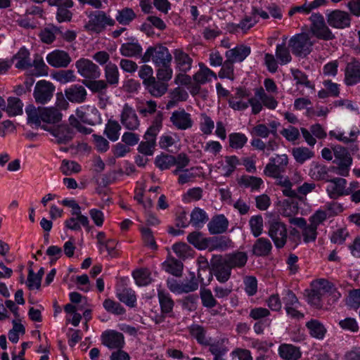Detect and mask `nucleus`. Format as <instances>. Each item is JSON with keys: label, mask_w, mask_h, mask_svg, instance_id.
Here are the masks:
<instances>
[{"label": "nucleus", "mask_w": 360, "mask_h": 360, "mask_svg": "<svg viewBox=\"0 0 360 360\" xmlns=\"http://www.w3.org/2000/svg\"><path fill=\"white\" fill-rule=\"evenodd\" d=\"M61 172L65 176H70L81 171V166L75 161L63 160L60 166Z\"/></svg>", "instance_id": "nucleus-63"}, {"label": "nucleus", "mask_w": 360, "mask_h": 360, "mask_svg": "<svg viewBox=\"0 0 360 360\" xmlns=\"http://www.w3.org/2000/svg\"><path fill=\"white\" fill-rule=\"evenodd\" d=\"M120 129L121 126L117 121L109 120L105 125L104 133L110 140L115 141L119 138Z\"/></svg>", "instance_id": "nucleus-53"}, {"label": "nucleus", "mask_w": 360, "mask_h": 360, "mask_svg": "<svg viewBox=\"0 0 360 360\" xmlns=\"http://www.w3.org/2000/svg\"><path fill=\"white\" fill-rule=\"evenodd\" d=\"M47 63L56 68H65L72 61L69 53L65 51L56 49L46 56Z\"/></svg>", "instance_id": "nucleus-16"}, {"label": "nucleus", "mask_w": 360, "mask_h": 360, "mask_svg": "<svg viewBox=\"0 0 360 360\" xmlns=\"http://www.w3.org/2000/svg\"><path fill=\"white\" fill-rule=\"evenodd\" d=\"M144 86L151 96L159 98L167 91L169 84L165 82L154 78Z\"/></svg>", "instance_id": "nucleus-26"}, {"label": "nucleus", "mask_w": 360, "mask_h": 360, "mask_svg": "<svg viewBox=\"0 0 360 360\" xmlns=\"http://www.w3.org/2000/svg\"><path fill=\"white\" fill-rule=\"evenodd\" d=\"M30 56V51L25 47H22L13 56L12 61H16L15 64L16 68L19 70H26L32 67Z\"/></svg>", "instance_id": "nucleus-32"}, {"label": "nucleus", "mask_w": 360, "mask_h": 360, "mask_svg": "<svg viewBox=\"0 0 360 360\" xmlns=\"http://www.w3.org/2000/svg\"><path fill=\"white\" fill-rule=\"evenodd\" d=\"M250 52L251 49L249 46L241 44L227 51L225 53V57L234 63L242 62L250 55Z\"/></svg>", "instance_id": "nucleus-25"}, {"label": "nucleus", "mask_w": 360, "mask_h": 360, "mask_svg": "<svg viewBox=\"0 0 360 360\" xmlns=\"http://www.w3.org/2000/svg\"><path fill=\"white\" fill-rule=\"evenodd\" d=\"M311 172L314 179L328 182L332 177L330 172H333V170L331 169V167H328L323 165H316Z\"/></svg>", "instance_id": "nucleus-51"}, {"label": "nucleus", "mask_w": 360, "mask_h": 360, "mask_svg": "<svg viewBox=\"0 0 360 360\" xmlns=\"http://www.w3.org/2000/svg\"><path fill=\"white\" fill-rule=\"evenodd\" d=\"M120 51L124 56L134 57L141 53L142 48L137 41L127 42L122 44Z\"/></svg>", "instance_id": "nucleus-45"}, {"label": "nucleus", "mask_w": 360, "mask_h": 360, "mask_svg": "<svg viewBox=\"0 0 360 360\" xmlns=\"http://www.w3.org/2000/svg\"><path fill=\"white\" fill-rule=\"evenodd\" d=\"M54 91L55 86L51 82L40 80L35 85L33 95L37 103L44 104L51 99Z\"/></svg>", "instance_id": "nucleus-12"}, {"label": "nucleus", "mask_w": 360, "mask_h": 360, "mask_svg": "<svg viewBox=\"0 0 360 360\" xmlns=\"http://www.w3.org/2000/svg\"><path fill=\"white\" fill-rule=\"evenodd\" d=\"M225 258L228 261L231 269L243 268L245 266L248 256L245 252L235 251L229 254L224 255Z\"/></svg>", "instance_id": "nucleus-27"}, {"label": "nucleus", "mask_w": 360, "mask_h": 360, "mask_svg": "<svg viewBox=\"0 0 360 360\" xmlns=\"http://www.w3.org/2000/svg\"><path fill=\"white\" fill-rule=\"evenodd\" d=\"M314 43L307 33L297 34L289 40L288 46L292 53L299 57H306L312 49Z\"/></svg>", "instance_id": "nucleus-7"}, {"label": "nucleus", "mask_w": 360, "mask_h": 360, "mask_svg": "<svg viewBox=\"0 0 360 360\" xmlns=\"http://www.w3.org/2000/svg\"><path fill=\"white\" fill-rule=\"evenodd\" d=\"M206 212L199 207H195L191 213L190 223L195 227H202L208 221Z\"/></svg>", "instance_id": "nucleus-46"}, {"label": "nucleus", "mask_w": 360, "mask_h": 360, "mask_svg": "<svg viewBox=\"0 0 360 360\" xmlns=\"http://www.w3.org/2000/svg\"><path fill=\"white\" fill-rule=\"evenodd\" d=\"M231 247H233V242L226 236H221L209 238L208 239V248L210 250H219L224 251Z\"/></svg>", "instance_id": "nucleus-35"}, {"label": "nucleus", "mask_w": 360, "mask_h": 360, "mask_svg": "<svg viewBox=\"0 0 360 360\" xmlns=\"http://www.w3.org/2000/svg\"><path fill=\"white\" fill-rule=\"evenodd\" d=\"M117 297L122 302L126 305L134 307L136 302V296L134 290L131 288H124L117 293Z\"/></svg>", "instance_id": "nucleus-54"}, {"label": "nucleus", "mask_w": 360, "mask_h": 360, "mask_svg": "<svg viewBox=\"0 0 360 360\" xmlns=\"http://www.w3.org/2000/svg\"><path fill=\"white\" fill-rule=\"evenodd\" d=\"M52 77L61 84H65L76 80V76L72 70H61L52 74Z\"/></svg>", "instance_id": "nucleus-57"}, {"label": "nucleus", "mask_w": 360, "mask_h": 360, "mask_svg": "<svg viewBox=\"0 0 360 360\" xmlns=\"http://www.w3.org/2000/svg\"><path fill=\"white\" fill-rule=\"evenodd\" d=\"M156 79L165 82H168L172 78L173 70L172 68V63H168L160 67H156Z\"/></svg>", "instance_id": "nucleus-60"}, {"label": "nucleus", "mask_w": 360, "mask_h": 360, "mask_svg": "<svg viewBox=\"0 0 360 360\" xmlns=\"http://www.w3.org/2000/svg\"><path fill=\"white\" fill-rule=\"evenodd\" d=\"M328 23L333 27L343 29L350 25V16L348 13L340 10L332 11L328 15Z\"/></svg>", "instance_id": "nucleus-18"}, {"label": "nucleus", "mask_w": 360, "mask_h": 360, "mask_svg": "<svg viewBox=\"0 0 360 360\" xmlns=\"http://www.w3.org/2000/svg\"><path fill=\"white\" fill-rule=\"evenodd\" d=\"M65 96L71 103H82L86 100L87 91L82 85L74 84L65 90Z\"/></svg>", "instance_id": "nucleus-21"}, {"label": "nucleus", "mask_w": 360, "mask_h": 360, "mask_svg": "<svg viewBox=\"0 0 360 360\" xmlns=\"http://www.w3.org/2000/svg\"><path fill=\"white\" fill-rule=\"evenodd\" d=\"M77 72L84 80L96 79L101 76V69L91 60L80 58L75 62Z\"/></svg>", "instance_id": "nucleus-9"}, {"label": "nucleus", "mask_w": 360, "mask_h": 360, "mask_svg": "<svg viewBox=\"0 0 360 360\" xmlns=\"http://www.w3.org/2000/svg\"><path fill=\"white\" fill-rule=\"evenodd\" d=\"M306 326L309 330L311 335L318 339H322L326 331L324 326L316 320H311L307 323Z\"/></svg>", "instance_id": "nucleus-56"}, {"label": "nucleus", "mask_w": 360, "mask_h": 360, "mask_svg": "<svg viewBox=\"0 0 360 360\" xmlns=\"http://www.w3.org/2000/svg\"><path fill=\"white\" fill-rule=\"evenodd\" d=\"M311 22L309 31L316 38L325 41L335 39V35L326 25L323 16L319 13H312L309 17Z\"/></svg>", "instance_id": "nucleus-6"}, {"label": "nucleus", "mask_w": 360, "mask_h": 360, "mask_svg": "<svg viewBox=\"0 0 360 360\" xmlns=\"http://www.w3.org/2000/svg\"><path fill=\"white\" fill-rule=\"evenodd\" d=\"M278 353L283 359L297 360L302 356L299 347L290 344H282L279 346Z\"/></svg>", "instance_id": "nucleus-30"}, {"label": "nucleus", "mask_w": 360, "mask_h": 360, "mask_svg": "<svg viewBox=\"0 0 360 360\" xmlns=\"http://www.w3.org/2000/svg\"><path fill=\"white\" fill-rule=\"evenodd\" d=\"M173 127L178 130H186L193 127V121L190 113L184 108L174 110L169 118Z\"/></svg>", "instance_id": "nucleus-13"}, {"label": "nucleus", "mask_w": 360, "mask_h": 360, "mask_svg": "<svg viewBox=\"0 0 360 360\" xmlns=\"http://www.w3.org/2000/svg\"><path fill=\"white\" fill-rule=\"evenodd\" d=\"M229 226L227 219L223 214L213 217L209 222L207 226L211 234H219L224 233Z\"/></svg>", "instance_id": "nucleus-28"}, {"label": "nucleus", "mask_w": 360, "mask_h": 360, "mask_svg": "<svg viewBox=\"0 0 360 360\" xmlns=\"http://www.w3.org/2000/svg\"><path fill=\"white\" fill-rule=\"evenodd\" d=\"M158 297L162 314L172 316L174 302L169 293L162 290H158Z\"/></svg>", "instance_id": "nucleus-34"}, {"label": "nucleus", "mask_w": 360, "mask_h": 360, "mask_svg": "<svg viewBox=\"0 0 360 360\" xmlns=\"http://www.w3.org/2000/svg\"><path fill=\"white\" fill-rule=\"evenodd\" d=\"M58 143H67L74 136L73 129L68 124H60L50 130Z\"/></svg>", "instance_id": "nucleus-24"}, {"label": "nucleus", "mask_w": 360, "mask_h": 360, "mask_svg": "<svg viewBox=\"0 0 360 360\" xmlns=\"http://www.w3.org/2000/svg\"><path fill=\"white\" fill-rule=\"evenodd\" d=\"M6 111L9 116H16L22 113L23 103L17 97H9Z\"/></svg>", "instance_id": "nucleus-50"}, {"label": "nucleus", "mask_w": 360, "mask_h": 360, "mask_svg": "<svg viewBox=\"0 0 360 360\" xmlns=\"http://www.w3.org/2000/svg\"><path fill=\"white\" fill-rule=\"evenodd\" d=\"M276 56L281 65H285L291 61L292 57L285 42L276 46Z\"/></svg>", "instance_id": "nucleus-58"}, {"label": "nucleus", "mask_w": 360, "mask_h": 360, "mask_svg": "<svg viewBox=\"0 0 360 360\" xmlns=\"http://www.w3.org/2000/svg\"><path fill=\"white\" fill-rule=\"evenodd\" d=\"M333 150L335 157L333 162L336 164L337 166L331 167V169L339 176H349L350 167L352 164V158L349 153L345 148L339 145L335 146L333 148Z\"/></svg>", "instance_id": "nucleus-3"}, {"label": "nucleus", "mask_w": 360, "mask_h": 360, "mask_svg": "<svg viewBox=\"0 0 360 360\" xmlns=\"http://www.w3.org/2000/svg\"><path fill=\"white\" fill-rule=\"evenodd\" d=\"M300 131L304 141L309 146H314L316 144V138L323 139L327 136L326 131L320 124H312L309 130L302 127Z\"/></svg>", "instance_id": "nucleus-17"}, {"label": "nucleus", "mask_w": 360, "mask_h": 360, "mask_svg": "<svg viewBox=\"0 0 360 360\" xmlns=\"http://www.w3.org/2000/svg\"><path fill=\"white\" fill-rule=\"evenodd\" d=\"M326 191L330 199L336 200L342 196L349 195V191L347 188V181L341 177H331L328 181Z\"/></svg>", "instance_id": "nucleus-10"}, {"label": "nucleus", "mask_w": 360, "mask_h": 360, "mask_svg": "<svg viewBox=\"0 0 360 360\" xmlns=\"http://www.w3.org/2000/svg\"><path fill=\"white\" fill-rule=\"evenodd\" d=\"M136 14L131 8L125 7L118 10L115 16V21H117L122 25H129L135 18Z\"/></svg>", "instance_id": "nucleus-41"}, {"label": "nucleus", "mask_w": 360, "mask_h": 360, "mask_svg": "<svg viewBox=\"0 0 360 360\" xmlns=\"http://www.w3.org/2000/svg\"><path fill=\"white\" fill-rule=\"evenodd\" d=\"M89 20L85 24L86 30L99 34L103 32L107 27H113L115 20L103 11H91L89 15Z\"/></svg>", "instance_id": "nucleus-1"}, {"label": "nucleus", "mask_w": 360, "mask_h": 360, "mask_svg": "<svg viewBox=\"0 0 360 360\" xmlns=\"http://www.w3.org/2000/svg\"><path fill=\"white\" fill-rule=\"evenodd\" d=\"M262 184L261 178L253 176L244 175L238 179V184L240 186L250 188L252 191L258 190Z\"/></svg>", "instance_id": "nucleus-49"}, {"label": "nucleus", "mask_w": 360, "mask_h": 360, "mask_svg": "<svg viewBox=\"0 0 360 360\" xmlns=\"http://www.w3.org/2000/svg\"><path fill=\"white\" fill-rule=\"evenodd\" d=\"M200 70L193 76V80L198 84H204L212 80V78L217 79V75L205 64H199Z\"/></svg>", "instance_id": "nucleus-33"}, {"label": "nucleus", "mask_w": 360, "mask_h": 360, "mask_svg": "<svg viewBox=\"0 0 360 360\" xmlns=\"http://www.w3.org/2000/svg\"><path fill=\"white\" fill-rule=\"evenodd\" d=\"M105 82L112 86H116L119 83L120 73L117 66L109 62L106 64L104 69Z\"/></svg>", "instance_id": "nucleus-37"}, {"label": "nucleus", "mask_w": 360, "mask_h": 360, "mask_svg": "<svg viewBox=\"0 0 360 360\" xmlns=\"http://www.w3.org/2000/svg\"><path fill=\"white\" fill-rule=\"evenodd\" d=\"M167 97L168 101L166 103V109L169 110L176 106L179 102L186 101L188 94L186 90L180 87H176L169 92Z\"/></svg>", "instance_id": "nucleus-29"}, {"label": "nucleus", "mask_w": 360, "mask_h": 360, "mask_svg": "<svg viewBox=\"0 0 360 360\" xmlns=\"http://www.w3.org/2000/svg\"><path fill=\"white\" fill-rule=\"evenodd\" d=\"M150 271L148 269L141 268L133 271L132 276L139 286L147 285L151 283Z\"/></svg>", "instance_id": "nucleus-48"}, {"label": "nucleus", "mask_w": 360, "mask_h": 360, "mask_svg": "<svg viewBox=\"0 0 360 360\" xmlns=\"http://www.w3.org/2000/svg\"><path fill=\"white\" fill-rule=\"evenodd\" d=\"M257 22L258 18L250 14V15H246L238 24L229 23L226 27L230 33L238 34L241 32L245 34L253 27Z\"/></svg>", "instance_id": "nucleus-19"}, {"label": "nucleus", "mask_w": 360, "mask_h": 360, "mask_svg": "<svg viewBox=\"0 0 360 360\" xmlns=\"http://www.w3.org/2000/svg\"><path fill=\"white\" fill-rule=\"evenodd\" d=\"M292 156L295 161L303 164L305 161L311 159L314 156V152L307 147H297L292 150Z\"/></svg>", "instance_id": "nucleus-44"}, {"label": "nucleus", "mask_w": 360, "mask_h": 360, "mask_svg": "<svg viewBox=\"0 0 360 360\" xmlns=\"http://www.w3.org/2000/svg\"><path fill=\"white\" fill-rule=\"evenodd\" d=\"M155 164L161 170L167 169L175 165L174 156L168 154L158 155L155 158Z\"/></svg>", "instance_id": "nucleus-61"}, {"label": "nucleus", "mask_w": 360, "mask_h": 360, "mask_svg": "<svg viewBox=\"0 0 360 360\" xmlns=\"http://www.w3.org/2000/svg\"><path fill=\"white\" fill-rule=\"evenodd\" d=\"M61 32L60 28L52 25L41 30L39 37L43 43L50 44L56 39V34Z\"/></svg>", "instance_id": "nucleus-52"}, {"label": "nucleus", "mask_w": 360, "mask_h": 360, "mask_svg": "<svg viewBox=\"0 0 360 360\" xmlns=\"http://www.w3.org/2000/svg\"><path fill=\"white\" fill-rule=\"evenodd\" d=\"M141 60L143 63L152 61L156 68L172 63V56L168 48L162 44H156L150 46L146 49L141 56Z\"/></svg>", "instance_id": "nucleus-2"}, {"label": "nucleus", "mask_w": 360, "mask_h": 360, "mask_svg": "<svg viewBox=\"0 0 360 360\" xmlns=\"http://www.w3.org/2000/svg\"><path fill=\"white\" fill-rule=\"evenodd\" d=\"M173 54L176 69L184 73L191 69L193 59L188 53L181 49H176L174 50Z\"/></svg>", "instance_id": "nucleus-22"}, {"label": "nucleus", "mask_w": 360, "mask_h": 360, "mask_svg": "<svg viewBox=\"0 0 360 360\" xmlns=\"http://www.w3.org/2000/svg\"><path fill=\"white\" fill-rule=\"evenodd\" d=\"M101 342L110 349H120L124 345V338L122 333L113 330L104 331L101 336Z\"/></svg>", "instance_id": "nucleus-15"}, {"label": "nucleus", "mask_w": 360, "mask_h": 360, "mask_svg": "<svg viewBox=\"0 0 360 360\" xmlns=\"http://www.w3.org/2000/svg\"><path fill=\"white\" fill-rule=\"evenodd\" d=\"M120 121L123 127L129 131H135L140 126V120L136 110L128 103H125L122 107Z\"/></svg>", "instance_id": "nucleus-11"}, {"label": "nucleus", "mask_w": 360, "mask_h": 360, "mask_svg": "<svg viewBox=\"0 0 360 360\" xmlns=\"http://www.w3.org/2000/svg\"><path fill=\"white\" fill-rule=\"evenodd\" d=\"M276 179V184L283 188L282 192L284 196L292 198H301L297 195L296 191L292 189V184L288 177H284L281 174L280 177Z\"/></svg>", "instance_id": "nucleus-43"}, {"label": "nucleus", "mask_w": 360, "mask_h": 360, "mask_svg": "<svg viewBox=\"0 0 360 360\" xmlns=\"http://www.w3.org/2000/svg\"><path fill=\"white\" fill-rule=\"evenodd\" d=\"M208 239L205 238L203 235L198 231L190 233L187 236L189 243L199 250H205L208 248Z\"/></svg>", "instance_id": "nucleus-42"}, {"label": "nucleus", "mask_w": 360, "mask_h": 360, "mask_svg": "<svg viewBox=\"0 0 360 360\" xmlns=\"http://www.w3.org/2000/svg\"><path fill=\"white\" fill-rule=\"evenodd\" d=\"M319 286L316 289H313L308 294V302L316 307H321V297L323 293L330 288V283L324 279L318 281Z\"/></svg>", "instance_id": "nucleus-20"}, {"label": "nucleus", "mask_w": 360, "mask_h": 360, "mask_svg": "<svg viewBox=\"0 0 360 360\" xmlns=\"http://www.w3.org/2000/svg\"><path fill=\"white\" fill-rule=\"evenodd\" d=\"M200 296L203 307L213 308L217 304V302L209 289H201Z\"/></svg>", "instance_id": "nucleus-64"}, {"label": "nucleus", "mask_w": 360, "mask_h": 360, "mask_svg": "<svg viewBox=\"0 0 360 360\" xmlns=\"http://www.w3.org/2000/svg\"><path fill=\"white\" fill-rule=\"evenodd\" d=\"M234 62L226 58L222 63L221 68L219 72V77L220 78H227L231 80L234 79Z\"/></svg>", "instance_id": "nucleus-59"}, {"label": "nucleus", "mask_w": 360, "mask_h": 360, "mask_svg": "<svg viewBox=\"0 0 360 360\" xmlns=\"http://www.w3.org/2000/svg\"><path fill=\"white\" fill-rule=\"evenodd\" d=\"M165 271L175 276H181L183 270V264L181 261L171 258L164 263Z\"/></svg>", "instance_id": "nucleus-55"}, {"label": "nucleus", "mask_w": 360, "mask_h": 360, "mask_svg": "<svg viewBox=\"0 0 360 360\" xmlns=\"http://www.w3.org/2000/svg\"><path fill=\"white\" fill-rule=\"evenodd\" d=\"M289 223L297 226L302 229V235L304 243H308L316 240L317 236V228L315 225L307 224V221L303 217L290 218Z\"/></svg>", "instance_id": "nucleus-14"}, {"label": "nucleus", "mask_w": 360, "mask_h": 360, "mask_svg": "<svg viewBox=\"0 0 360 360\" xmlns=\"http://www.w3.org/2000/svg\"><path fill=\"white\" fill-rule=\"evenodd\" d=\"M27 115V123L35 127L41 126L42 122L41 108H36L33 105H29L25 108Z\"/></svg>", "instance_id": "nucleus-36"}, {"label": "nucleus", "mask_w": 360, "mask_h": 360, "mask_svg": "<svg viewBox=\"0 0 360 360\" xmlns=\"http://www.w3.org/2000/svg\"><path fill=\"white\" fill-rule=\"evenodd\" d=\"M288 164L287 155H276V157L269 159V162L264 167V173L267 176L278 178L285 172Z\"/></svg>", "instance_id": "nucleus-8"}, {"label": "nucleus", "mask_w": 360, "mask_h": 360, "mask_svg": "<svg viewBox=\"0 0 360 360\" xmlns=\"http://www.w3.org/2000/svg\"><path fill=\"white\" fill-rule=\"evenodd\" d=\"M272 250L271 241L266 238H258L252 246V253L257 257H266L270 255Z\"/></svg>", "instance_id": "nucleus-31"}, {"label": "nucleus", "mask_w": 360, "mask_h": 360, "mask_svg": "<svg viewBox=\"0 0 360 360\" xmlns=\"http://www.w3.org/2000/svg\"><path fill=\"white\" fill-rule=\"evenodd\" d=\"M82 84L90 89L93 93H98L102 96L104 95L108 84L102 79H90L83 80Z\"/></svg>", "instance_id": "nucleus-47"}, {"label": "nucleus", "mask_w": 360, "mask_h": 360, "mask_svg": "<svg viewBox=\"0 0 360 360\" xmlns=\"http://www.w3.org/2000/svg\"><path fill=\"white\" fill-rule=\"evenodd\" d=\"M231 267L224 255H214L210 259V271L220 283H226L231 277Z\"/></svg>", "instance_id": "nucleus-5"}, {"label": "nucleus", "mask_w": 360, "mask_h": 360, "mask_svg": "<svg viewBox=\"0 0 360 360\" xmlns=\"http://www.w3.org/2000/svg\"><path fill=\"white\" fill-rule=\"evenodd\" d=\"M268 235L273 240L276 248H283L288 240L286 225L279 218H273L266 223Z\"/></svg>", "instance_id": "nucleus-4"}, {"label": "nucleus", "mask_w": 360, "mask_h": 360, "mask_svg": "<svg viewBox=\"0 0 360 360\" xmlns=\"http://www.w3.org/2000/svg\"><path fill=\"white\" fill-rule=\"evenodd\" d=\"M42 122L49 124H55L62 119V113L56 108H41Z\"/></svg>", "instance_id": "nucleus-40"}, {"label": "nucleus", "mask_w": 360, "mask_h": 360, "mask_svg": "<svg viewBox=\"0 0 360 360\" xmlns=\"http://www.w3.org/2000/svg\"><path fill=\"white\" fill-rule=\"evenodd\" d=\"M345 82L348 86L360 82V62L354 60L347 63L345 68Z\"/></svg>", "instance_id": "nucleus-23"}, {"label": "nucleus", "mask_w": 360, "mask_h": 360, "mask_svg": "<svg viewBox=\"0 0 360 360\" xmlns=\"http://www.w3.org/2000/svg\"><path fill=\"white\" fill-rule=\"evenodd\" d=\"M162 113H159L155 117L151 126L148 129L144 135L145 140H150L155 143L156 136L162 128Z\"/></svg>", "instance_id": "nucleus-39"}, {"label": "nucleus", "mask_w": 360, "mask_h": 360, "mask_svg": "<svg viewBox=\"0 0 360 360\" xmlns=\"http://www.w3.org/2000/svg\"><path fill=\"white\" fill-rule=\"evenodd\" d=\"M229 146L232 148L240 149L248 141L247 136L242 133H232L229 136Z\"/></svg>", "instance_id": "nucleus-62"}, {"label": "nucleus", "mask_w": 360, "mask_h": 360, "mask_svg": "<svg viewBox=\"0 0 360 360\" xmlns=\"http://www.w3.org/2000/svg\"><path fill=\"white\" fill-rule=\"evenodd\" d=\"M188 329L191 335L197 340L198 343L205 346L210 345L211 339L206 336V330L203 326L193 324Z\"/></svg>", "instance_id": "nucleus-38"}]
</instances>
